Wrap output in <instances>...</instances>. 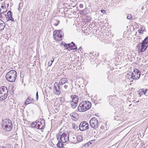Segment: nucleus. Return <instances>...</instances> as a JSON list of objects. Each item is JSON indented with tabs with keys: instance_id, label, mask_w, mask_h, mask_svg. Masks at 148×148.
<instances>
[{
	"instance_id": "nucleus-1",
	"label": "nucleus",
	"mask_w": 148,
	"mask_h": 148,
	"mask_svg": "<svg viewBox=\"0 0 148 148\" xmlns=\"http://www.w3.org/2000/svg\"><path fill=\"white\" fill-rule=\"evenodd\" d=\"M91 106V103L88 101L81 102L78 107V110L79 112H84L90 109Z\"/></svg>"
},
{
	"instance_id": "nucleus-2",
	"label": "nucleus",
	"mask_w": 148,
	"mask_h": 148,
	"mask_svg": "<svg viewBox=\"0 0 148 148\" xmlns=\"http://www.w3.org/2000/svg\"><path fill=\"white\" fill-rule=\"evenodd\" d=\"M16 72L14 70H12L9 71L6 75V80L10 82H14L16 78Z\"/></svg>"
},
{
	"instance_id": "nucleus-3",
	"label": "nucleus",
	"mask_w": 148,
	"mask_h": 148,
	"mask_svg": "<svg viewBox=\"0 0 148 148\" xmlns=\"http://www.w3.org/2000/svg\"><path fill=\"white\" fill-rule=\"evenodd\" d=\"M140 76V71L136 69L134 70L133 72L131 73V75L127 74L126 77L129 79H132L134 80L138 79Z\"/></svg>"
},
{
	"instance_id": "nucleus-4",
	"label": "nucleus",
	"mask_w": 148,
	"mask_h": 148,
	"mask_svg": "<svg viewBox=\"0 0 148 148\" xmlns=\"http://www.w3.org/2000/svg\"><path fill=\"white\" fill-rule=\"evenodd\" d=\"M8 94L7 88L5 86L0 87V101H2L7 97Z\"/></svg>"
},
{
	"instance_id": "nucleus-5",
	"label": "nucleus",
	"mask_w": 148,
	"mask_h": 148,
	"mask_svg": "<svg viewBox=\"0 0 148 148\" xmlns=\"http://www.w3.org/2000/svg\"><path fill=\"white\" fill-rule=\"evenodd\" d=\"M2 126V127L4 130L7 131H10L12 127L11 121L10 119H7L3 120Z\"/></svg>"
},
{
	"instance_id": "nucleus-6",
	"label": "nucleus",
	"mask_w": 148,
	"mask_h": 148,
	"mask_svg": "<svg viewBox=\"0 0 148 148\" xmlns=\"http://www.w3.org/2000/svg\"><path fill=\"white\" fill-rule=\"evenodd\" d=\"M53 36L55 40L58 41H60L62 39L63 34L61 30H56L54 32Z\"/></svg>"
},
{
	"instance_id": "nucleus-7",
	"label": "nucleus",
	"mask_w": 148,
	"mask_h": 148,
	"mask_svg": "<svg viewBox=\"0 0 148 148\" xmlns=\"http://www.w3.org/2000/svg\"><path fill=\"white\" fill-rule=\"evenodd\" d=\"M99 121L96 119L94 117L91 119L89 121V123L90 127L95 129L97 128L99 125Z\"/></svg>"
},
{
	"instance_id": "nucleus-8",
	"label": "nucleus",
	"mask_w": 148,
	"mask_h": 148,
	"mask_svg": "<svg viewBox=\"0 0 148 148\" xmlns=\"http://www.w3.org/2000/svg\"><path fill=\"white\" fill-rule=\"evenodd\" d=\"M148 47V36L146 37L141 43V52L145 51Z\"/></svg>"
},
{
	"instance_id": "nucleus-9",
	"label": "nucleus",
	"mask_w": 148,
	"mask_h": 148,
	"mask_svg": "<svg viewBox=\"0 0 148 148\" xmlns=\"http://www.w3.org/2000/svg\"><path fill=\"white\" fill-rule=\"evenodd\" d=\"M89 126L88 124L86 121H82L79 125V129L81 131H85L89 128Z\"/></svg>"
},
{
	"instance_id": "nucleus-10",
	"label": "nucleus",
	"mask_w": 148,
	"mask_h": 148,
	"mask_svg": "<svg viewBox=\"0 0 148 148\" xmlns=\"http://www.w3.org/2000/svg\"><path fill=\"white\" fill-rule=\"evenodd\" d=\"M54 93L56 95H59L60 93V88L59 84L56 82L54 84V88L53 89Z\"/></svg>"
},
{
	"instance_id": "nucleus-11",
	"label": "nucleus",
	"mask_w": 148,
	"mask_h": 148,
	"mask_svg": "<svg viewBox=\"0 0 148 148\" xmlns=\"http://www.w3.org/2000/svg\"><path fill=\"white\" fill-rule=\"evenodd\" d=\"M65 133L60 135V140L63 143H65L69 140V134L67 135Z\"/></svg>"
},
{
	"instance_id": "nucleus-12",
	"label": "nucleus",
	"mask_w": 148,
	"mask_h": 148,
	"mask_svg": "<svg viewBox=\"0 0 148 148\" xmlns=\"http://www.w3.org/2000/svg\"><path fill=\"white\" fill-rule=\"evenodd\" d=\"M7 15L6 18L8 19V21H11L12 22L14 21V20L12 17V16L11 14L12 13L10 11H9L7 13Z\"/></svg>"
},
{
	"instance_id": "nucleus-13",
	"label": "nucleus",
	"mask_w": 148,
	"mask_h": 148,
	"mask_svg": "<svg viewBox=\"0 0 148 148\" xmlns=\"http://www.w3.org/2000/svg\"><path fill=\"white\" fill-rule=\"evenodd\" d=\"M68 81V79L67 78H63L61 79L59 82V84L60 85H62L65 84Z\"/></svg>"
},
{
	"instance_id": "nucleus-14",
	"label": "nucleus",
	"mask_w": 148,
	"mask_h": 148,
	"mask_svg": "<svg viewBox=\"0 0 148 148\" xmlns=\"http://www.w3.org/2000/svg\"><path fill=\"white\" fill-rule=\"evenodd\" d=\"M71 98L72 99V100L71 101L78 103L79 98L76 95H72L71 96Z\"/></svg>"
},
{
	"instance_id": "nucleus-15",
	"label": "nucleus",
	"mask_w": 148,
	"mask_h": 148,
	"mask_svg": "<svg viewBox=\"0 0 148 148\" xmlns=\"http://www.w3.org/2000/svg\"><path fill=\"white\" fill-rule=\"evenodd\" d=\"M5 26V24L3 21L0 19V31L3 30Z\"/></svg>"
},
{
	"instance_id": "nucleus-16",
	"label": "nucleus",
	"mask_w": 148,
	"mask_h": 148,
	"mask_svg": "<svg viewBox=\"0 0 148 148\" xmlns=\"http://www.w3.org/2000/svg\"><path fill=\"white\" fill-rule=\"evenodd\" d=\"M33 99L30 97H28L27 98L26 101L25 102V104L26 105L27 104L31 103L33 101Z\"/></svg>"
},
{
	"instance_id": "nucleus-17",
	"label": "nucleus",
	"mask_w": 148,
	"mask_h": 148,
	"mask_svg": "<svg viewBox=\"0 0 148 148\" xmlns=\"http://www.w3.org/2000/svg\"><path fill=\"white\" fill-rule=\"evenodd\" d=\"M70 44H71V46L70 47V48L72 49L75 50L77 49V46L75 45V44L73 42H71Z\"/></svg>"
},
{
	"instance_id": "nucleus-18",
	"label": "nucleus",
	"mask_w": 148,
	"mask_h": 148,
	"mask_svg": "<svg viewBox=\"0 0 148 148\" xmlns=\"http://www.w3.org/2000/svg\"><path fill=\"white\" fill-rule=\"evenodd\" d=\"M78 103L77 102H75L73 101H71L70 102V104L71 105V107L73 109H74L75 108L77 105Z\"/></svg>"
},
{
	"instance_id": "nucleus-19",
	"label": "nucleus",
	"mask_w": 148,
	"mask_h": 148,
	"mask_svg": "<svg viewBox=\"0 0 148 148\" xmlns=\"http://www.w3.org/2000/svg\"><path fill=\"white\" fill-rule=\"evenodd\" d=\"M77 142H80L83 140V137L81 135H78L76 137Z\"/></svg>"
},
{
	"instance_id": "nucleus-20",
	"label": "nucleus",
	"mask_w": 148,
	"mask_h": 148,
	"mask_svg": "<svg viewBox=\"0 0 148 148\" xmlns=\"http://www.w3.org/2000/svg\"><path fill=\"white\" fill-rule=\"evenodd\" d=\"M37 123L36 121L32 123L31 124V126L32 127H33L35 128H36L37 127Z\"/></svg>"
},
{
	"instance_id": "nucleus-21",
	"label": "nucleus",
	"mask_w": 148,
	"mask_h": 148,
	"mask_svg": "<svg viewBox=\"0 0 148 148\" xmlns=\"http://www.w3.org/2000/svg\"><path fill=\"white\" fill-rule=\"evenodd\" d=\"M71 44L69 43V44H65L64 45V47H66V48L68 49V50H70L69 49H71L70 48V47H71Z\"/></svg>"
},
{
	"instance_id": "nucleus-22",
	"label": "nucleus",
	"mask_w": 148,
	"mask_h": 148,
	"mask_svg": "<svg viewBox=\"0 0 148 148\" xmlns=\"http://www.w3.org/2000/svg\"><path fill=\"white\" fill-rule=\"evenodd\" d=\"M72 127L75 130H76L78 129V126L75 123H73L72 124Z\"/></svg>"
},
{
	"instance_id": "nucleus-23",
	"label": "nucleus",
	"mask_w": 148,
	"mask_h": 148,
	"mask_svg": "<svg viewBox=\"0 0 148 148\" xmlns=\"http://www.w3.org/2000/svg\"><path fill=\"white\" fill-rule=\"evenodd\" d=\"M71 119L74 121H75L76 118L75 116H74L72 114L70 115Z\"/></svg>"
},
{
	"instance_id": "nucleus-24",
	"label": "nucleus",
	"mask_w": 148,
	"mask_h": 148,
	"mask_svg": "<svg viewBox=\"0 0 148 148\" xmlns=\"http://www.w3.org/2000/svg\"><path fill=\"white\" fill-rule=\"evenodd\" d=\"M56 23H55V24H54V25L55 26H57L58 25V24L59 23L60 21L59 20H56Z\"/></svg>"
},
{
	"instance_id": "nucleus-25",
	"label": "nucleus",
	"mask_w": 148,
	"mask_h": 148,
	"mask_svg": "<svg viewBox=\"0 0 148 148\" xmlns=\"http://www.w3.org/2000/svg\"><path fill=\"white\" fill-rule=\"evenodd\" d=\"M0 148H10V146H1L0 147Z\"/></svg>"
},
{
	"instance_id": "nucleus-26",
	"label": "nucleus",
	"mask_w": 148,
	"mask_h": 148,
	"mask_svg": "<svg viewBox=\"0 0 148 148\" xmlns=\"http://www.w3.org/2000/svg\"><path fill=\"white\" fill-rule=\"evenodd\" d=\"M60 135L59 134H57V137L56 138H57V140L58 141L59 140H60Z\"/></svg>"
},
{
	"instance_id": "nucleus-27",
	"label": "nucleus",
	"mask_w": 148,
	"mask_h": 148,
	"mask_svg": "<svg viewBox=\"0 0 148 148\" xmlns=\"http://www.w3.org/2000/svg\"><path fill=\"white\" fill-rule=\"evenodd\" d=\"M55 59V58L54 57H53L51 58V62L50 63V65H51L52 63H53V62L54 61V60Z\"/></svg>"
},
{
	"instance_id": "nucleus-28",
	"label": "nucleus",
	"mask_w": 148,
	"mask_h": 148,
	"mask_svg": "<svg viewBox=\"0 0 148 148\" xmlns=\"http://www.w3.org/2000/svg\"><path fill=\"white\" fill-rule=\"evenodd\" d=\"M41 121L40 122V123L41 124V125L42 124V123H44V124H45V120H44L43 119H40Z\"/></svg>"
},
{
	"instance_id": "nucleus-29",
	"label": "nucleus",
	"mask_w": 148,
	"mask_h": 148,
	"mask_svg": "<svg viewBox=\"0 0 148 148\" xmlns=\"http://www.w3.org/2000/svg\"><path fill=\"white\" fill-rule=\"evenodd\" d=\"M38 92L37 91L36 92V100H38Z\"/></svg>"
},
{
	"instance_id": "nucleus-30",
	"label": "nucleus",
	"mask_w": 148,
	"mask_h": 148,
	"mask_svg": "<svg viewBox=\"0 0 148 148\" xmlns=\"http://www.w3.org/2000/svg\"><path fill=\"white\" fill-rule=\"evenodd\" d=\"M127 18L128 19L130 20L132 18V16L131 15H129L128 16H127Z\"/></svg>"
},
{
	"instance_id": "nucleus-31",
	"label": "nucleus",
	"mask_w": 148,
	"mask_h": 148,
	"mask_svg": "<svg viewBox=\"0 0 148 148\" xmlns=\"http://www.w3.org/2000/svg\"><path fill=\"white\" fill-rule=\"evenodd\" d=\"M87 19H88V22H89L91 20V18L90 17L87 16Z\"/></svg>"
},
{
	"instance_id": "nucleus-32",
	"label": "nucleus",
	"mask_w": 148,
	"mask_h": 148,
	"mask_svg": "<svg viewBox=\"0 0 148 148\" xmlns=\"http://www.w3.org/2000/svg\"><path fill=\"white\" fill-rule=\"evenodd\" d=\"M41 125H40V124H38L37 125V127L36 128H37V129H40V126Z\"/></svg>"
},
{
	"instance_id": "nucleus-33",
	"label": "nucleus",
	"mask_w": 148,
	"mask_h": 148,
	"mask_svg": "<svg viewBox=\"0 0 148 148\" xmlns=\"http://www.w3.org/2000/svg\"><path fill=\"white\" fill-rule=\"evenodd\" d=\"M45 124H44V125H43L42 126V127L40 128V130H43L44 127H45Z\"/></svg>"
},
{
	"instance_id": "nucleus-34",
	"label": "nucleus",
	"mask_w": 148,
	"mask_h": 148,
	"mask_svg": "<svg viewBox=\"0 0 148 148\" xmlns=\"http://www.w3.org/2000/svg\"><path fill=\"white\" fill-rule=\"evenodd\" d=\"M138 32L140 34H143V31L139 29L138 30Z\"/></svg>"
},
{
	"instance_id": "nucleus-35",
	"label": "nucleus",
	"mask_w": 148,
	"mask_h": 148,
	"mask_svg": "<svg viewBox=\"0 0 148 148\" xmlns=\"http://www.w3.org/2000/svg\"><path fill=\"white\" fill-rule=\"evenodd\" d=\"M76 136H75V137H73L72 140L73 142H74V143H76V142H75V140H74V139L76 138Z\"/></svg>"
},
{
	"instance_id": "nucleus-36",
	"label": "nucleus",
	"mask_w": 148,
	"mask_h": 148,
	"mask_svg": "<svg viewBox=\"0 0 148 148\" xmlns=\"http://www.w3.org/2000/svg\"><path fill=\"white\" fill-rule=\"evenodd\" d=\"M62 143L60 145V148L63 147H64V144L62 143Z\"/></svg>"
},
{
	"instance_id": "nucleus-37",
	"label": "nucleus",
	"mask_w": 148,
	"mask_h": 148,
	"mask_svg": "<svg viewBox=\"0 0 148 148\" xmlns=\"http://www.w3.org/2000/svg\"><path fill=\"white\" fill-rule=\"evenodd\" d=\"M20 77L21 78H23L24 77V75L23 73H22L21 72V73Z\"/></svg>"
},
{
	"instance_id": "nucleus-38",
	"label": "nucleus",
	"mask_w": 148,
	"mask_h": 148,
	"mask_svg": "<svg viewBox=\"0 0 148 148\" xmlns=\"http://www.w3.org/2000/svg\"><path fill=\"white\" fill-rule=\"evenodd\" d=\"M101 12L102 13H105L106 11L103 10H101Z\"/></svg>"
},
{
	"instance_id": "nucleus-39",
	"label": "nucleus",
	"mask_w": 148,
	"mask_h": 148,
	"mask_svg": "<svg viewBox=\"0 0 148 148\" xmlns=\"http://www.w3.org/2000/svg\"><path fill=\"white\" fill-rule=\"evenodd\" d=\"M57 146L58 147L60 148V144H59V143H58Z\"/></svg>"
},
{
	"instance_id": "nucleus-40",
	"label": "nucleus",
	"mask_w": 148,
	"mask_h": 148,
	"mask_svg": "<svg viewBox=\"0 0 148 148\" xmlns=\"http://www.w3.org/2000/svg\"><path fill=\"white\" fill-rule=\"evenodd\" d=\"M64 88L65 89H66L68 87V86L66 85H65L64 86Z\"/></svg>"
},
{
	"instance_id": "nucleus-41",
	"label": "nucleus",
	"mask_w": 148,
	"mask_h": 148,
	"mask_svg": "<svg viewBox=\"0 0 148 148\" xmlns=\"http://www.w3.org/2000/svg\"><path fill=\"white\" fill-rule=\"evenodd\" d=\"M147 90H148L147 89H145V92H144V91L143 92V93H144V94H145L147 92Z\"/></svg>"
},
{
	"instance_id": "nucleus-42",
	"label": "nucleus",
	"mask_w": 148,
	"mask_h": 148,
	"mask_svg": "<svg viewBox=\"0 0 148 148\" xmlns=\"http://www.w3.org/2000/svg\"><path fill=\"white\" fill-rule=\"evenodd\" d=\"M83 5L82 4H80L79 5V7L80 8H82L83 7Z\"/></svg>"
},
{
	"instance_id": "nucleus-43",
	"label": "nucleus",
	"mask_w": 148,
	"mask_h": 148,
	"mask_svg": "<svg viewBox=\"0 0 148 148\" xmlns=\"http://www.w3.org/2000/svg\"><path fill=\"white\" fill-rule=\"evenodd\" d=\"M62 143V142L60 140H59L58 141V143H59V144H60L61 143Z\"/></svg>"
},
{
	"instance_id": "nucleus-44",
	"label": "nucleus",
	"mask_w": 148,
	"mask_h": 148,
	"mask_svg": "<svg viewBox=\"0 0 148 148\" xmlns=\"http://www.w3.org/2000/svg\"><path fill=\"white\" fill-rule=\"evenodd\" d=\"M121 110H122V109H121V108H119V109H118V110L119 111H121Z\"/></svg>"
},
{
	"instance_id": "nucleus-45",
	"label": "nucleus",
	"mask_w": 148,
	"mask_h": 148,
	"mask_svg": "<svg viewBox=\"0 0 148 148\" xmlns=\"http://www.w3.org/2000/svg\"><path fill=\"white\" fill-rule=\"evenodd\" d=\"M81 49H82L81 47H80L79 48L78 50H79L80 51H81Z\"/></svg>"
},
{
	"instance_id": "nucleus-46",
	"label": "nucleus",
	"mask_w": 148,
	"mask_h": 148,
	"mask_svg": "<svg viewBox=\"0 0 148 148\" xmlns=\"http://www.w3.org/2000/svg\"><path fill=\"white\" fill-rule=\"evenodd\" d=\"M2 17V14L0 13V18H1Z\"/></svg>"
},
{
	"instance_id": "nucleus-47",
	"label": "nucleus",
	"mask_w": 148,
	"mask_h": 148,
	"mask_svg": "<svg viewBox=\"0 0 148 148\" xmlns=\"http://www.w3.org/2000/svg\"><path fill=\"white\" fill-rule=\"evenodd\" d=\"M50 63H51V62H49V63H48L49 65V66H51V65H50Z\"/></svg>"
},
{
	"instance_id": "nucleus-48",
	"label": "nucleus",
	"mask_w": 148,
	"mask_h": 148,
	"mask_svg": "<svg viewBox=\"0 0 148 148\" xmlns=\"http://www.w3.org/2000/svg\"><path fill=\"white\" fill-rule=\"evenodd\" d=\"M143 8H143V7H142V8H141V9H142V10H143Z\"/></svg>"
},
{
	"instance_id": "nucleus-49",
	"label": "nucleus",
	"mask_w": 148,
	"mask_h": 148,
	"mask_svg": "<svg viewBox=\"0 0 148 148\" xmlns=\"http://www.w3.org/2000/svg\"><path fill=\"white\" fill-rule=\"evenodd\" d=\"M49 88L50 89H52L51 88V87H50Z\"/></svg>"
},
{
	"instance_id": "nucleus-50",
	"label": "nucleus",
	"mask_w": 148,
	"mask_h": 148,
	"mask_svg": "<svg viewBox=\"0 0 148 148\" xmlns=\"http://www.w3.org/2000/svg\"><path fill=\"white\" fill-rule=\"evenodd\" d=\"M115 117H114V119H116V118H115Z\"/></svg>"
},
{
	"instance_id": "nucleus-51",
	"label": "nucleus",
	"mask_w": 148,
	"mask_h": 148,
	"mask_svg": "<svg viewBox=\"0 0 148 148\" xmlns=\"http://www.w3.org/2000/svg\"><path fill=\"white\" fill-rule=\"evenodd\" d=\"M101 128H102V126H101Z\"/></svg>"
},
{
	"instance_id": "nucleus-52",
	"label": "nucleus",
	"mask_w": 148,
	"mask_h": 148,
	"mask_svg": "<svg viewBox=\"0 0 148 148\" xmlns=\"http://www.w3.org/2000/svg\"><path fill=\"white\" fill-rule=\"evenodd\" d=\"M101 128H102V126H101Z\"/></svg>"
},
{
	"instance_id": "nucleus-53",
	"label": "nucleus",
	"mask_w": 148,
	"mask_h": 148,
	"mask_svg": "<svg viewBox=\"0 0 148 148\" xmlns=\"http://www.w3.org/2000/svg\"><path fill=\"white\" fill-rule=\"evenodd\" d=\"M0 1H2V0H0Z\"/></svg>"
},
{
	"instance_id": "nucleus-54",
	"label": "nucleus",
	"mask_w": 148,
	"mask_h": 148,
	"mask_svg": "<svg viewBox=\"0 0 148 148\" xmlns=\"http://www.w3.org/2000/svg\"><path fill=\"white\" fill-rule=\"evenodd\" d=\"M89 143H88V145H89V144H88Z\"/></svg>"
},
{
	"instance_id": "nucleus-55",
	"label": "nucleus",
	"mask_w": 148,
	"mask_h": 148,
	"mask_svg": "<svg viewBox=\"0 0 148 148\" xmlns=\"http://www.w3.org/2000/svg\"><path fill=\"white\" fill-rule=\"evenodd\" d=\"M110 148V147H109V148Z\"/></svg>"
}]
</instances>
